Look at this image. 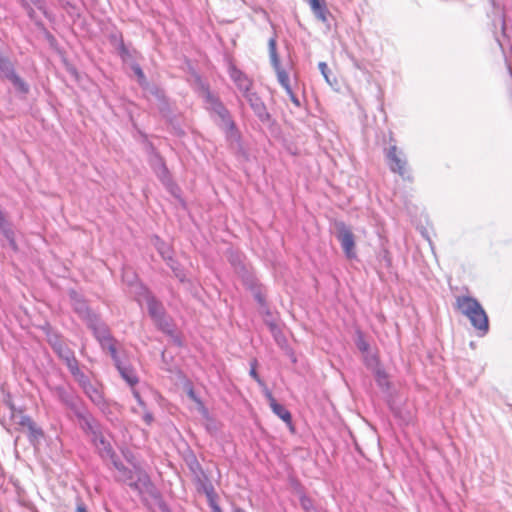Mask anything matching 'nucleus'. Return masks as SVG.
I'll list each match as a JSON object with an SVG mask.
<instances>
[{
	"instance_id": "obj_11",
	"label": "nucleus",
	"mask_w": 512,
	"mask_h": 512,
	"mask_svg": "<svg viewBox=\"0 0 512 512\" xmlns=\"http://www.w3.org/2000/svg\"><path fill=\"white\" fill-rule=\"evenodd\" d=\"M243 97L247 100L254 114L261 122L265 123L270 120V114L267 111L266 105L257 93L250 91Z\"/></svg>"
},
{
	"instance_id": "obj_1",
	"label": "nucleus",
	"mask_w": 512,
	"mask_h": 512,
	"mask_svg": "<svg viewBox=\"0 0 512 512\" xmlns=\"http://www.w3.org/2000/svg\"><path fill=\"white\" fill-rule=\"evenodd\" d=\"M456 308L469 319L473 328L480 337L489 332L488 316L480 302L471 296H457Z\"/></svg>"
},
{
	"instance_id": "obj_14",
	"label": "nucleus",
	"mask_w": 512,
	"mask_h": 512,
	"mask_svg": "<svg viewBox=\"0 0 512 512\" xmlns=\"http://www.w3.org/2000/svg\"><path fill=\"white\" fill-rule=\"evenodd\" d=\"M229 76L243 96L252 91V80L234 65L229 67Z\"/></svg>"
},
{
	"instance_id": "obj_23",
	"label": "nucleus",
	"mask_w": 512,
	"mask_h": 512,
	"mask_svg": "<svg viewBox=\"0 0 512 512\" xmlns=\"http://www.w3.org/2000/svg\"><path fill=\"white\" fill-rule=\"evenodd\" d=\"M0 231L3 234V236L6 238V240L9 242L10 246L15 250L17 247H16V242L14 239V232L10 228L8 222L6 221L1 209H0Z\"/></svg>"
},
{
	"instance_id": "obj_31",
	"label": "nucleus",
	"mask_w": 512,
	"mask_h": 512,
	"mask_svg": "<svg viewBox=\"0 0 512 512\" xmlns=\"http://www.w3.org/2000/svg\"><path fill=\"white\" fill-rule=\"evenodd\" d=\"M142 409V418L144 420V422L147 424V425H151L154 421V417H153V414L147 410V408H141Z\"/></svg>"
},
{
	"instance_id": "obj_25",
	"label": "nucleus",
	"mask_w": 512,
	"mask_h": 512,
	"mask_svg": "<svg viewBox=\"0 0 512 512\" xmlns=\"http://www.w3.org/2000/svg\"><path fill=\"white\" fill-rule=\"evenodd\" d=\"M66 366L74 379L79 383L87 376L80 370L78 360L75 356H73L70 360H68L66 363Z\"/></svg>"
},
{
	"instance_id": "obj_44",
	"label": "nucleus",
	"mask_w": 512,
	"mask_h": 512,
	"mask_svg": "<svg viewBox=\"0 0 512 512\" xmlns=\"http://www.w3.org/2000/svg\"><path fill=\"white\" fill-rule=\"evenodd\" d=\"M161 511L162 512H172L171 509L167 505H162Z\"/></svg>"
},
{
	"instance_id": "obj_36",
	"label": "nucleus",
	"mask_w": 512,
	"mask_h": 512,
	"mask_svg": "<svg viewBox=\"0 0 512 512\" xmlns=\"http://www.w3.org/2000/svg\"><path fill=\"white\" fill-rule=\"evenodd\" d=\"M322 75L325 77V79L328 81V76H327V70H328V66L325 62H320L319 65H318Z\"/></svg>"
},
{
	"instance_id": "obj_38",
	"label": "nucleus",
	"mask_w": 512,
	"mask_h": 512,
	"mask_svg": "<svg viewBox=\"0 0 512 512\" xmlns=\"http://www.w3.org/2000/svg\"><path fill=\"white\" fill-rule=\"evenodd\" d=\"M197 408L199 410V412L203 415V416H207L208 415V410L207 408L205 407L204 403L202 402V400L200 401V403H197Z\"/></svg>"
},
{
	"instance_id": "obj_2",
	"label": "nucleus",
	"mask_w": 512,
	"mask_h": 512,
	"mask_svg": "<svg viewBox=\"0 0 512 512\" xmlns=\"http://www.w3.org/2000/svg\"><path fill=\"white\" fill-rule=\"evenodd\" d=\"M205 102L207 109L218 117L216 120L217 125L224 131L227 141L238 143L240 141V132L228 109L210 91L205 93Z\"/></svg>"
},
{
	"instance_id": "obj_39",
	"label": "nucleus",
	"mask_w": 512,
	"mask_h": 512,
	"mask_svg": "<svg viewBox=\"0 0 512 512\" xmlns=\"http://www.w3.org/2000/svg\"><path fill=\"white\" fill-rule=\"evenodd\" d=\"M118 49H119V53L122 57H125L128 54V50L125 47L123 41L120 42Z\"/></svg>"
},
{
	"instance_id": "obj_43",
	"label": "nucleus",
	"mask_w": 512,
	"mask_h": 512,
	"mask_svg": "<svg viewBox=\"0 0 512 512\" xmlns=\"http://www.w3.org/2000/svg\"><path fill=\"white\" fill-rule=\"evenodd\" d=\"M150 163H151L152 167H153V164H156V168L159 169V164L157 162V159L155 158V154L151 157Z\"/></svg>"
},
{
	"instance_id": "obj_20",
	"label": "nucleus",
	"mask_w": 512,
	"mask_h": 512,
	"mask_svg": "<svg viewBox=\"0 0 512 512\" xmlns=\"http://www.w3.org/2000/svg\"><path fill=\"white\" fill-rule=\"evenodd\" d=\"M309 4L313 13L321 22H328L329 11L324 0H309Z\"/></svg>"
},
{
	"instance_id": "obj_6",
	"label": "nucleus",
	"mask_w": 512,
	"mask_h": 512,
	"mask_svg": "<svg viewBox=\"0 0 512 512\" xmlns=\"http://www.w3.org/2000/svg\"><path fill=\"white\" fill-rule=\"evenodd\" d=\"M336 237L341 244L343 252L348 259L356 258L355 237L351 229L344 222H337Z\"/></svg>"
},
{
	"instance_id": "obj_40",
	"label": "nucleus",
	"mask_w": 512,
	"mask_h": 512,
	"mask_svg": "<svg viewBox=\"0 0 512 512\" xmlns=\"http://www.w3.org/2000/svg\"><path fill=\"white\" fill-rule=\"evenodd\" d=\"M23 6L27 10V13H28L29 17L33 18L34 14H35L34 9L30 5H28L27 3H24Z\"/></svg>"
},
{
	"instance_id": "obj_37",
	"label": "nucleus",
	"mask_w": 512,
	"mask_h": 512,
	"mask_svg": "<svg viewBox=\"0 0 512 512\" xmlns=\"http://www.w3.org/2000/svg\"><path fill=\"white\" fill-rule=\"evenodd\" d=\"M187 394H188L189 398H190L192 401H194L196 404H197V403H200L201 399L196 395L195 391H194L192 388H191V389H189V391H188V393H187Z\"/></svg>"
},
{
	"instance_id": "obj_46",
	"label": "nucleus",
	"mask_w": 512,
	"mask_h": 512,
	"mask_svg": "<svg viewBox=\"0 0 512 512\" xmlns=\"http://www.w3.org/2000/svg\"><path fill=\"white\" fill-rule=\"evenodd\" d=\"M213 512H222L219 506L215 505L213 506Z\"/></svg>"
},
{
	"instance_id": "obj_24",
	"label": "nucleus",
	"mask_w": 512,
	"mask_h": 512,
	"mask_svg": "<svg viewBox=\"0 0 512 512\" xmlns=\"http://www.w3.org/2000/svg\"><path fill=\"white\" fill-rule=\"evenodd\" d=\"M155 158L157 159V162L159 164V169L156 168V164H153V170L156 173L157 177L162 181V183L167 185L170 183L171 180L169 171L164 163L163 158L160 155L155 154Z\"/></svg>"
},
{
	"instance_id": "obj_34",
	"label": "nucleus",
	"mask_w": 512,
	"mask_h": 512,
	"mask_svg": "<svg viewBox=\"0 0 512 512\" xmlns=\"http://www.w3.org/2000/svg\"><path fill=\"white\" fill-rule=\"evenodd\" d=\"M131 388H132L133 397L136 399V401L138 402L139 406L141 408H145L146 404L144 403L143 399L141 398L138 390H136L134 387H131Z\"/></svg>"
},
{
	"instance_id": "obj_7",
	"label": "nucleus",
	"mask_w": 512,
	"mask_h": 512,
	"mask_svg": "<svg viewBox=\"0 0 512 512\" xmlns=\"http://www.w3.org/2000/svg\"><path fill=\"white\" fill-rule=\"evenodd\" d=\"M268 48L270 62L276 72L277 80L284 89H288L289 87H291L290 79L288 73L280 64V59L277 53V40L275 35L269 39Z\"/></svg>"
},
{
	"instance_id": "obj_10",
	"label": "nucleus",
	"mask_w": 512,
	"mask_h": 512,
	"mask_svg": "<svg viewBox=\"0 0 512 512\" xmlns=\"http://www.w3.org/2000/svg\"><path fill=\"white\" fill-rule=\"evenodd\" d=\"M91 441L102 459L111 461L117 457L111 443L104 436L102 429L91 437Z\"/></svg>"
},
{
	"instance_id": "obj_35",
	"label": "nucleus",
	"mask_w": 512,
	"mask_h": 512,
	"mask_svg": "<svg viewBox=\"0 0 512 512\" xmlns=\"http://www.w3.org/2000/svg\"><path fill=\"white\" fill-rule=\"evenodd\" d=\"M300 501H301V505H302V507H303L306 511H308V510L311 508L312 503H311V500H310L308 497L303 496V497H301V500H300Z\"/></svg>"
},
{
	"instance_id": "obj_19",
	"label": "nucleus",
	"mask_w": 512,
	"mask_h": 512,
	"mask_svg": "<svg viewBox=\"0 0 512 512\" xmlns=\"http://www.w3.org/2000/svg\"><path fill=\"white\" fill-rule=\"evenodd\" d=\"M114 468L118 471L119 475H118V479L123 481V482H126L129 484V482H132L133 479H134V472L127 468L120 460L118 457H115L114 459L111 460Z\"/></svg>"
},
{
	"instance_id": "obj_17",
	"label": "nucleus",
	"mask_w": 512,
	"mask_h": 512,
	"mask_svg": "<svg viewBox=\"0 0 512 512\" xmlns=\"http://www.w3.org/2000/svg\"><path fill=\"white\" fill-rule=\"evenodd\" d=\"M154 246L156 247L157 251L161 255V257L167 262V264L175 271V261L172 257V250L171 247L162 241L158 236H155L153 239Z\"/></svg>"
},
{
	"instance_id": "obj_15",
	"label": "nucleus",
	"mask_w": 512,
	"mask_h": 512,
	"mask_svg": "<svg viewBox=\"0 0 512 512\" xmlns=\"http://www.w3.org/2000/svg\"><path fill=\"white\" fill-rule=\"evenodd\" d=\"M136 474V480L133 479L132 482H129V486L139 491L140 493H147L151 496H154L156 493V488L150 477L145 472L140 470L137 471Z\"/></svg>"
},
{
	"instance_id": "obj_42",
	"label": "nucleus",
	"mask_w": 512,
	"mask_h": 512,
	"mask_svg": "<svg viewBox=\"0 0 512 512\" xmlns=\"http://www.w3.org/2000/svg\"><path fill=\"white\" fill-rule=\"evenodd\" d=\"M76 511L77 512H87L86 507L83 503L77 505Z\"/></svg>"
},
{
	"instance_id": "obj_29",
	"label": "nucleus",
	"mask_w": 512,
	"mask_h": 512,
	"mask_svg": "<svg viewBox=\"0 0 512 512\" xmlns=\"http://www.w3.org/2000/svg\"><path fill=\"white\" fill-rule=\"evenodd\" d=\"M132 69H133L135 75L138 78V83L142 87H145L147 85V81H146V77H145L144 72L141 69V67L138 64H135V65L132 66Z\"/></svg>"
},
{
	"instance_id": "obj_8",
	"label": "nucleus",
	"mask_w": 512,
	"mask_h": 512,
	"mask_svg": "<svg viewBox=\"0 0 512 512\" xmlns=\"http://www.w3.org/2000/svg\"><path fill=\"white\" fill-rule=\"evenodd\" d=\"M73 414L77 418L80 428L90 437H92L94 434H97V432L101 430L100 423L88 411L84 404L81 405L76 411H74Z\"/></svg>"
},
{
	"instance_id": "obj_16",
	"label": "nucleus",
	"mask_w": 512,
	"mask_h": 512,
	"mask_svg": "<svg viewBox=\"0 0 512 512\" xmlns=\"http://www.w3.org/2000/svg\"><path fill=\"white\" fill-rule=\"evenodd\" d=\"M265 396L269 401V406L272 409L273 413L277 415L280 419H282L287 425L292 426V416L291 413L281 404H279L272 393L269 390L265 391Z\"/></svg>"
},
{
	"instance_id": "obj_47",
	"label": "nucleus",
	"mask_w": 512,
	"mask_h": 512,
	"mask_svg": "<svg viewBox=\"0 0 512 512\" xmlns=\"http://www.w3.org/2000/svg\"><path fill=\"white\" fill-rule=\"evenodd\" d=\"M501 27H502V30L504 31L505 30V19L504 18L501 21Z\"/></svg>"
},
{
	"instance_id": "obj_18",
	"label": "nucleus",
	"mask_w": 512,
	"mask_h": 512,
	"mask_svg": "<svg viewBox=\"0 0 512 512\" xmlns=\"http://www.w3.org/2000/svg\"><path fill=\"white\" fill-rule=\"evenodd\" d=\"M8 406L10 409V423L5 426V429L11 433L13 430H19L22 427L21 420L23 417L29 416L24 414L22 410L17 409L11 402L8 403Z\"/></svg>"
},
{
	"instance_id": "obj_27",
	"label": "nucleus",
	"mask_w": 512,
	"mask_h": 512,
	"mask_svg": "<svg viewBox=\"0 0 512 512\" xmlns=\"http://www.w3.org/2000/svg\"><path fill=\"white\" fill-rule=\"evenodd\" d=\"M11 81L15 89L19 92L26 94L29 91V86L15 73V71L7 78Z\"/></svg>"
},
{
	"instance_id": "obj_41",
	"label": "nucleus",
	"mask_w": 512,
	"mask_h": 512,
	"mask_svg": "<svg viewBox=\"0 0 512 512\" xmlns=\"http://www.w3.org/2000/svg\"><path fill=\"white\" fill-rule=\"evenodd\" d=\"M255 299L257 300V302L260 304V305H264L265 304V299L263 297V295L261 293H256L255 294Z\"/></svg>"
},
{
	"instance_id": "obj_5",
	"label": "nucleus",
	"mask_w": 512,
	"mask_h": 512,
	"mask_svg": "<svg viewBox=\"0 0 512 512\" xmlns=\"http://www.w3.org/2000/svg\"><path fill=\"white\" fill-rule=\"evenodd\" d=\"M385 156L392 172L398 173L402 178L410 179V174L407 170V159L402 150L396 145H391L385 150Z\"/></svg>"
},
{
	"instance_id": "obj_9",
	"label": "nucleus",
	"mask_w": 512,
	"mask_h": 512,
	"mask_svg": "<svg viewBox=\"0 0 512 512\" xmlns=\"http://www.w3.org/2000/svg\"><path fill=\"white\" fill-rule=\"evenodd\" d=\"M78 384L93 404L98 406L100 409H104L106 406V400L100 384L92 383L88 377L84 378Z\"/></svg>"
},
{
	"instance_id": "obj_48",
	"label": "nucleus",
	"mask_w": 512,
	"mask_h": 512,
	"mask_svg": "<svg viewBox=\"0 0 512 512\" xmlns=\"http://www.w3.org/2000/svg\"><path fill=\"white\" fill-rule=\"evenodd\" d=\"M132 411H133V413H136V414L139 413V411L136 408H133Z\"/></svg>"
},
{
	"instance_id": "obj_30",
	"label": "nucleus",
	"mask_w": 512,
	"mask_h": 512,
	"mask_svg": "<svg viewBox=\"0 0 512 512\" xmlns=\"http://www.w3.org/2000/svg\"><path fill=\"white\" fill-rule=\"evenodd\" d=\"M356 346L361 352H367L369 349V344L365 340L362 334H360L356 340Z\"/></svg>"
},
{
	"instance_id": "obj_12",
	"label": "nucleus",
	"mask_w": 512,
	"mask_h": 512,
	"mask_svg": "<svg viewBox=\"0 0 512 512\" xmlns=\"http://www.w3.org/2000/svg\"><path fill=\"white\" fill-rule=\"evenodd\" d=\"M52 391L55 397H57V399L72 412L76 411L81 405H83L82 401L77 395L68 391L63 386H56L52 389Z\"/></svg>"
},
{
	"instance_id": "obj_13",
	"label": "nucleus",
	"mask_w": 512,
	"mask_h": 512,
	"mask_svg": "<svg viewBox=\"0 0 512 512\" xmlns=\"http://www.w3.org/2000/svg\"><path fill=\"white\" fill-rule=\"evenodd\" d=\"M112 359H113L115 366H116L120 376L122 377V379L130 387H135V385H137L139 382V378L137 376L135 369L130 364L123 363L120 360L118 353H116V358H112Z\"/></svg>"
},
{
	"instance_id": "obj_28",
	"label": "nucleus",
	"mask_w": 512,
	"mask_h": 512,
	"mask_svg": "<svg viewBox=\"0 0 512 512\" xmlns=\"http://www.w3.org/2000/svg\"><path fill=\"white\" fill-rule=\"evenodd\" d=\"M14 72L11 62L0 55V75L8 78Z\"/></svg>"
},
{
	"instance_id": "obj_22",
	"label": "nucleus",
	"mask_w": 512,
	"mask_h": 512,
	"mask_svg": "<svg viewBox=\"0 0 512 512\" xmlns=\"http://www.w3.org/2000/svg\"><path fill=\"white\" fill-rule=\"evenodd\" d=\"M73 307H74L75 312L81 318H83L87 322V324L89 323L91 318L97 317V315H95L94 313L91 312V310L87 306L86 302L81 299L74 298Z\"/></svg>"
},
{
	"instance_id": "obj_21",
	"label": "nucleus",
	"mask_w": 512,
	"mask_h": 512,
	"mask_svg": "<svg viewBox=\"0 0 512 512\" xmlns=\"http://www.w3.org/2000/svg\"><path fill=\"white\" fill-rule=\"evenodd\" d=\"M21 426L22 428L28 429L30 441L38 440L43 437L42 429L36 425L31 417H23L21 420Z\"/></svg>"
},
{
	"instance_id": "obj_32",
	"label": "nucleus",
	"mask_w": 512,
	"mask_h": 512,
	"mask_svg": "<svg viewBox=\"0 0 512 512\" xmlns=\"http://www.w3.org/2000/svg\"><path fill=\"white\" fill-rule=\"evenodd\" d=\"M287 95L289 96L291 102L296 106V107H300L301 106V103H300V100L299 98L294 94V92L292 91V88L289 87L288 89H285Z\"/></svg>"
},
{
	"instance_id": "obj_3",
	"label": "nucleus",
	"mask_w": 512,
	"mask_h": 512,
	"mask_svg": "<svg viewBox=\"0 0 512 512\" xmlns=\"http://www.w3.org/2000/svg\"><path fill=\"white\" fill-rule=\"evenodd\" d=\"M142 293L138 297V302L145 301L151 318L165 332L171 331V325L165 315V310L160 301H158L145 287H140Z\"/></svg>"
},
{
	"instance_id": "obj_33",
	"label": "nucleus",
	"mask_w": 512,
	"mask_h": 512,
	"mask_svg": "<svg viewBox=\"0 0 512 512\" xmlns=\"http://www.w3.org/2000/svg\"><path fill=\"white\" fill-rule=\"evenodd\" d=\"M250 376L253 377L259 384H262V380L259 377L257 371H256V361L252 363L251 369H250Z\"/></svg>"
},
{
	"instance_id": "obj_26",
	"label": "nucleus",
	"mask_w": 512,
	"mask_h": 512,
	"mask_svg": "<svg viewBox=\"0 0 512 512\" xmlns=\"http://www.w3.org/2000/svg\"><path fill=\"white\" fill-rule=\"evenodd\" d=\"M53 349L65 363L75 356L74 352L69 347L59 341L53 343Z\"/></svg>"
},
{
	"instance_id": "obj_45",
	"label": "nucleus",
	"mask_w": 512,
	"mask_h": 512,
	"mask_svg": "<svg viewBox=\"0 0 512 512\" xmlns=\"http://www.w3.org/2000/svg\"><path fill=\"white\" fill-rule=\"evenodd\" d=\"M232 512H246L245 510H243L242 508L240 507H234Z\"/></svg>"
},
{
	"instance_id": "obj_4",
	"label": "nucleus",
	"mask_w": 512,
	"mask_h": 512,
	"mask_svg": "<svg viewBox=\"0 0 512 512\" xmlns=\"http://www.w3.org/2000/svg\"><path fill=\"white\" fill-rule=\"evenodd\" d=\"M88 327L93 331L95 338L100 343L102 349L108 350L111 358H116L117 349L115 339L112 337L107 325L97 316L91 318Z\"/></svg>"
}]
</instances>
